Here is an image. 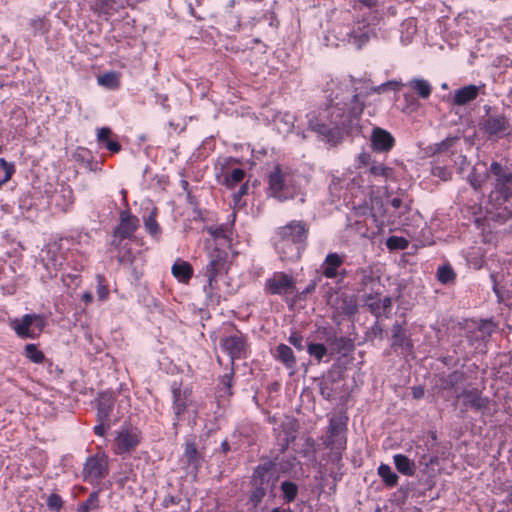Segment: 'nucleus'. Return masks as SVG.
Listing matches in <instances>:
<instances>
[{
  "mask_svg": "<svg viewBox=\"0 0 512 512\" xmlns=\"http://www.w3.org/2000/svg\"><path fill=\"white\" fill-rule=\"evenodd\" d=\"M402 86L398 81H387L378 86L368 81L345 79L332 82L327 96V105L317 114L308 116L309 127L329 140L338 136L340 130L352 127L361 115L364 102L372 94L387 90L397 91Z\"/></svg>",
  "mask_w": 512,
  "mask_h": 512,
  "instance_id": "f257e3e1",
  "label": "nucleus"
},
{
  "mask_svg": "<svg viewBox=\"0 0 512 512\" xmlns=\"http://www.w3.org/2000/svg\"><path fill=\"white\" fill-rule=\"evenodd\" d=\"M361 176H356L352 172L345 174L343 178L332 179L329 186L331 194L340 199L343 197L344 201L352 200L353 205H365L370 208L371 214L379 226L392 225L394 227L406 226V214L400 213V210L394 211L386 207L383 209V204L374 196V191L371 187L363 186Z\"/></svg>",
  "mask_w": 512,
  "mask_h": 512,
  "instance_id": "f03ea898",
  "label": "nucleus"
},
{
  "mask_svg": "<svg viewBox=\"0 0 512 512\" xmlns=\"http://www.w3.org/2000/svg\"><path fill=\"white\" fill-rule=\"evenodd\" d=\"M361 176H356L352 172L345 174L343 178L332 179L329 186L331 194L340 199L343 197L344 201L352 200L353 205H365L370 208L371 214L379 226L392 225L394 227L406 226V214L400 213V210L394 211L386 207L383 209V204L374 196V191L371 187L363 186Z\"/></svg>",
  "mask_w": 512,
  "mask_h": 512,
  "instance_id": "7ed1b4c3",
  "label": "nucleus"
},
{
  "mask_svg": "<svg viewBox=\"0 0 512 512\" xmlns=\"http://www.w3.org/2000/svg\"><path fill=\"white\" fill-rule=\"evenodd\" d=\"M495 327L492 320L466 319L459 323V334L466 340L465 343L461 340L459 344H456L455 353L462 355L463 358L474 353H484Z\"/></svg>",
  "mask_w": 512,
  "mask_h": 512,
  "instance_id": "20e7f679",
  "label": "nucleus"
},
{
  "mask_svg": "<svg viewBox=\"0 0 512 512\" xmlns=\"http://www.w3.org/2000/svg\"><path fill=\"white\" fill-rule=\"evenodd\" d=\"M301 178L279 166L268 176V194L279 201L293 199L301 192Z\"/></svg>",
  "mask_w": 512,
  "mask_h": 512,
  "instance_id": "39448f33",
  "label": "nucleus"
},
{
  "mask_svg": "<svg viewBox=\"0 0 512 512\" xmlns=\"http://www.w3.org/2000/svg\"><path fill=\"white\" fill-rule=\"evenodd\" d=\"M210 260L205 268V275L208 278V284L204 286V292L209 303L218 305L223 297V291L220 281L223 277L225 259L217 252L216 255L210 254Z\"/></svg>",
  "mask_w": 512,
  "mask_h": 512,
  "instance_id": "423d86ee",
  "label": "nucleus"
},
{
  "mask_svg": "<svg viewBox=\"0 0 512 512\" xmlns=\"http://www.w3.org/2000/svg\"><path fill=\"white\" fill-rule=\"evenodd\" d=\"M46 319L39 314H25L10 322L11 328L21 338H36L43 331Z\"/></svg>",
  "mask_w": 512,
  "mask_h": 512,
  "instance_id": "0eeeda50",
  "label": "nucleus"
},
{
  "mask_svg": "<svg viewBox=\"0 0 512 512\" xmlns=\"http://www.w3.org/2000/svg\"><path fill=\"white\" fill-rule=\"evenodd\" d=\"M346 442V422L341 417L331 418L326 446L336 454H341L346 447Z\"/></svg>",
  "mask_w": 512,
  "mask_h": 512,
  "instance_id": "6e6552de",
  "label": "nucleus"
},
{
  "mask_svg": "<svg viewBox=\"0 0 512 512\" xmlns=\"http://www.w3.org/2000/svg\"><path fill=\"white\" fill-rule=\"evenodd\" d=\"M490 172L495 178V190L505 201L512 196V172L498 162H492Z\"/></svg>",
  "mask_w": 512,
  "mask_h": 512,
  "instance_id": "1a4fd4ad",
  "label": "nucleus"
},
{
  "mask_svg": "<svg viewBox=\"0 0 512 512\" xmlns=\"http://www.w3.org/2000/svg\"><path fill=\"white\" fill-rule=\"evenodd\" d=\"M265 287L271 294L276 295L288 296L296 293L293 277L282 272L274 273L267 279Z\"/></svg>",
  "mask_w": 512,
  "mask_h": 512,
  "instance_id": "9d476101",
  "label": "nucleus"
},
{
  "mask_svg": "<svg viewBox=\"0 0 512 512\" xmlns=\"http://www.w3.org/2000/svg\"><path fill=\"white\" fill-rule=\"evenodd\" d=\"M483 127L490 137L495 138H503L511 132L509 120L502 114L489 116L484 121Z\"/></svg>",
  "mask_w": 512,
  "mask_h": 512,
  "instance_id": "9b49d317",
  "label": "nucleus"
},
{
  "mask_svg": "<svg viewBox=\"0 0 512 512\" xmlns=\"http://www.w3.org/2000/svg\"><path fill=\"white\" fill-rule=\"evenodd\" d=\"M140 442V432L136 428H122L117 432L115 445L117 453L134 449Z\"/></svg>",
  "mask_w": 512,
  "mask_h": 512,
  "instance_id": "f8f14e48",
  "label": "nucleus"
},
{
  "mask_svg": "<svg viewBox=\"0 0 512 512\" xmlns=\"http://www.w3.org/2000/svg\"><path fill=\"white\" fill-rule=\"evenodd\" d=\"M42 253L41 259L43 266L47 270L48 277H55L62 266V254L55 245H48Z\"/></svg>",
  "mask_w": 512,
  "mask_h": 512,
  "instance_id": "ddd939ff",
  "label": "nucleus"
},
{
  "mask_svg": "<svg viewBox=\"0 0 512 512\" xmlns=\"http://www.w3.org/2000/svg\"><path fill=\"white\" fill-rule=\"evenodd\" d=\"M304 246L294 240L278 237L275 241V249L282 260L295 261L299 259Z\"/></svg>",
  "mask_w": 512,
  "mask_h": 512,
  "instance_id": "4468645a",
  "label": "nucleus"
},
{
  "mask_svg": "<svg viewBox=\"0 0 512 512\" xmlns=\"http://www.w3.org/2000/svg\"><path fill=\"white\" fill-rule=\"evenodd\" d=\"M84 477L90 482L98 481L107 474V462L103 457L92 456L84 466Z\"/></svg>",
  "mask_w": 512,
  "mask_h": 512,
  "instance_id": "2eb2a0df",
  "label": "nucleus"
},
{
  "mask_svg": "<svg viewBox=\"0 0 512 512\" xmlns=\"http://www.w3.org/2000/svg\"><path fill=\"white\" fill-rule=\"evenodd\" d=\"M277 236L289 240H294V242H299V244L304 246L307 238V228L301 221H291L278 230Z\"/></svg>",
  "mask_w": 512,
  "mask_h": 512,
  "instance_id": "dca6fc26",
  "label": "nucleus"
},
{
  "mask_svg": "<svg viewBox=\"0 0 512 512\" xmlns=\"http://www.w3.org/2000/svg\"><path fill=\"white\" fill-rule=\"evenodd\" d=\"M372 149L376 152H388L395 143L394 137L385 129L375 127L370 136Z\"/></svg>",
  "mask_w": 512,
  "mask_h": 512,
  "instance_id": "f3484780",
  "label": "nucleus"
},
{
  "mask_svg": "<svg viewBox=\"0 0 512 512\" xmlns=\"http://www.w3.org/2000/svg\"><path fill=\"white\" fill-rule=\"evenodd\" d=\"M220 345L222 349L230 356L231 363H233L235 358L241 357L245 349V340L243 335L237 332L222 338Z\"/></svg>",
  "mask_w": 512,
  "mask_h": 512,
  "instance_id": "a211bd4d",
  "label": "nucleus"
},
{
  "mask_svg": "<svg viewBox=\"0 0 512 512\" xmlns=\"http://www.w3.org/2000/svg\"><path fill=\"white\" fill-rule=\"evenodd\" d=\"M463 403L476 411H480L483 414L490 413L489 409V399L487 397H483L481 393L476 390H466L461 395Z\"/></svg>",
  "mask_w": 512,
  "mask_h": 512,
  "instance_id": "6ab92c4d",
  "label": "nucleus"
},
{
  "mask_svg": "<svg viewBox=\"0 0 512 512\" xmlns=\"http://www.w3.org/2000/svg\"><path fill=\"white\" fill-rule=\"evenodd\" d=\"M146 214L143 215V224L146 232L155 241H159L162 235V229L156 220L158 210L155 206L151 205L150 209Z\"/></svg>",
  "mask_w": 512,
  "mask_h": 512,
  "instance_id": "aec40b11",
  "label": "nucleus"
},
{
  "mask_svg": "<svg viewBox=\"0 0 512 512\" xmlns=\"http://www.w3.org/2000/svg\"><path fill=\"white\" fill-rule=\"evenodd\" d=\"M139 226V220L136 216L131 215L129 212H122L120 216V224L116 233L121 238H129L133 235Z\"/></svg>",
  "mask_w": 512,
  "mask_h": 512,
  "instance_id": "412c9836",
  "label": "nucleus"
},
{
  "mask_svg": "<svg viewBox=\"0 0 512 512\" xmlns=\"http://www.w3.org/2000/svg\"><path fill=\"white\" fill-rule=\"evenodd\" d=\"M480 90L481 87L476 85H467L459 88L454 92L453 102L459 106L466 105L478 97Z\"/></svg>",
  "mask_w": 512,
  "mask_h": 512,
  "instance_id": "4be33fe9",
  "label": "nucleus"
},
{
  "mask_svg": "<svg viewBox=\"0 0 512 512\" xmlns=\"http://www.w3.org/2000/svg\"><path fill=\"white\" fill-rule=\"evenodd\" d=\"M372 36H374L372 28L364 23H359L357 29H353L348 34V41L357 48H361Z\"/></svg>",
  "mask_w": 512,
  "mask_h": 512,
  "instance_id": "5701e85b",
  "label": "nucleus"
},
{
  "mask_svg": "<svg viewBox=\"0 0 512 512\" xmlns=\"http://www.w3.org/2000/svg\"><path fill=\"white\" fill-rule=\"evenodd\" d=\"M274 357L276 360L283 363L287 369L290 370L291 375L295 372L296 357L293 353V350L289 346L285 344L278 345L276 347Z\"/></svg>",
  "mask_w": 512,
  "mask_h": 512,
  "instance_id": "b1692460",
  "label": "nucleus"
},
{
  "mask_svg": "<svg viewBox=\"0 0 512 512\" xmlns=\"http://www.w3.org/2000/svg\"><path fill=\"white\" fill-rule=\"evenodd\" d=\"M173 399H174V413L176 417L179 419L187 409L190 401V391L181 390V389H173Z\"/></svg>",
  "mask_w": 512,
  "mask_h": 512,
  "instance_id": "393cba45",
  "label": "nucleus"
},
{
  "mask_svg": "<svg viewBox=\"0 0 512 512\" xmlns=\"http://www.w3.org/2000/svg\"><path fill=\"white\" fill-rule=\"evenodd\" d=\"M55 205L62 211H67L74 202L73 190L69 186H62L53 196Z\"/></svg>",
  "mask_w": 512,
  "mask_h": 512,
  "instance_id": "a878e982",
  "label": "nucleus"
},
{
  "mask_svg": "<svg viewBox=\"0 0 512 512\" xmlns=\"http://www.w3.org/2000/svg\"><path fill=\"white\" fill-rule=\"evenodd\" d=\"M172 275L181 283L187 284L193 276V268L190 263L177 260L172 268Z\"/></svg>",
  "mask_w": 512,
  "mask_h": 512,
  "instance_id": "bb28decb",
  "label": "nucleus"
},
{
  "mask_svg": "<svg viewBox=\"0 0 512 512\" xmlns=\"http://www.w3.org/2000/svg\"><path fill=\"white\" fill-rule=\"evenodd\" d=\"M114 399L111 394L103 393L98 399V420L110 421V416L113 411Z\"/></svg>",
  "mask_w": 512,
  "mask_h": 512,
  "instance_id": "cd10ccee",
  "label": "nucleus"
},
{
  "mask_svg": "<svg viewBox=\"0 0 512 512\" xmlns=\"http://www.w3.org/2000/svg\"><path fill=\"white\" fill-rule=\"evenodd\" d=\"M369 175L374 178H380L384 182L396 180L394 169L379 162L371 163L369 167Z\"/></svg>",
  "mask_w": 512,
  "mask_h": 512,
  "instance_id": "c85d7f7f",
  "label": "nucleus"
},
{
  "mask_svg": "<svg viewBox=\"0 0 512 512\" xmlns=\"http://www.w3.org/2000/svg\"><path fill=\"white\" fill-rule=\"evenodd\" d=\"M394 465L399 473L404 476L411 477L416 473V464L406 455L395 454L393 456Z\"/></svg>",
  "mask_w": 512,
  "mask_h": 512,
  "instance_id": "c756f323",
  "label": "nucleus"
},
{
  "mask_svg": "<svg viewBox=\"0 0 512 512\" xmlns=\"http://www.w3.org/2000/svg\"><path fill=\"white\" fill-rule=\"evenodd\" d=\"M343 264V258L337 253H330L326 256L322 265V272L327 278H335L337 269Z\"/></svg>",
  "mask_w": 512,
  "mask_h": 512,
  "instance_id": "7c9ffc66",
  "label": "nucleus"
},
{
  "mask_svg": "<svg viewBox=\"0 0 512 512\" xmlns=\"http://www.w3.org/2000/svg\"><path fill=\"white\" fill-rule=\"evenodd\" d=\"M90 7L99 13L111 14L122 6L121 0H89Z\"/></svg>",
  "mask_w": 512,
  "mask_h": 512,
  "instance_id": "2f4dec72",
  "label": "nucleus"
},
{
  "mask_svg": "<svg viewBox=\"0 0 512 512\" xmlns=\"http://www.w3.org/2000/svg\"><path fill=\"white\" fill-rule=\"evenodd\" d=\"M377 474L382 479L383 483L389 488H393L398 484L399 476L388 464H380L377 468Z\"/></svg>",
  "mask_w": 512,
  "mask_h": 512,
  "instance_id": "473e14b6",
  "label": "nucleus"
},
{
  "mask_svg": "<svg viewBox=\"0 0 512 512\" xmlns=\"http://www.w3.org/2000/svg\"><path fill=\"white\" fill-rule=\"evenodd\" d=\"M411 90L416 92L421 98H428L431 94L432 87L430 83L422 78H413L405 84Z\"/></svg>",
  "mask_w": 512,
  "mask_h": 512,
  "instance_id": "72a5a7b5",
  "label": "nucleus"
},
{
  "mask_svg": "<svg viewBox=\"0 0 512 512\" xmlns=\"http://www.w3.org/2000/svg\"><path fill=\"white\" fill-rule=\"evenodd\" d=\"M294 120L290 113L280 114L275 118V125L280 133H289L294 127Z\"/></svg>",
  "mask_w": 512,
  "mask_h": 512,
  "instance_id": "f704fd0d",
  "label": "nucleus"
},
{
  "mask_svg": "<svg viewBox=\"0 0 512 512\" xmlns=\"http://www.w3.org/2000/svg\"><path fill=\"white\" fill-rule=\"evenodd\" d=\"M392 346L401 347L403 350L406 351L410 349V342L406 338L403 329L399 325H395L393 327Z\"/></svg>",
  "mask_w": 512,
  "mask_h": 512,
  "instance_id": "c9c22d12",
  "label": "nucleus"
},
{
  "mask_svg": "<svg viewBox=\"0 0 512 512\" xmlns=\"http://www.w3.org/2000/svg\"><path fill=\"white\" fill-rule=\"evenodd\" d=\"M206 231L215 242L226 243L228 241V230L223 225L209 226Z\"/></svg>",
  "mask_w": 512,
  "mask_h": 512,
  "instance_id": "e433bc0d",
  "label": "nucleus"
},
{
  "mask_svg": "<svg viewBox=\"0 0 512 512\" xmlns=\"http://www.w3.org/2000/svg\"><path fill=\"white\" fill-rule=\"evenodd\" d=\"M245 176V171L241 168H234L230 173L224 175V183L229 188L235 187Z\"/></svg>",
  "mask_w": 512,
  "mask_h": 512,
  "instance_id": "4c0bfd02",
  "label": "nucleus"
},
{
  "mask_svg": "<svg viewBox=\"0 0 512 512\" xmlns=\"http://www.w3.org/2000/svg\"><path fill=\"white\" fill-rule=\"evenodd\" d=\"M98 84L109 89H115L119 86L118 75L114 72L105 73L98 77Z\"/></svg>",
  "mask_w": 512,
  "mask_h": 512,
  "instance_id": "58836bf2",
  "label": "nucleus"
},
{
  "mask_svg": "<svg viewBox=\"0 0 512 512\" xmlns=\"http://www.w3.org/2000/svg\"><path fill=\"white\" fill-rule=\"evenodd\" d=\"M232 377L233 372L230 371L229 373L223 375L220 379V389H219V396L220 397H229L232 395L231 387H232Z\"/></svg>",
  "mask_w": 512,
  "mask_h": 512,
  "instance_id": "ea45409f",
  "label": "nucleus"
},
{
  "mask_svg": "<svg viewBox=\"0 0 512 512\" xmlns=\"http://www.w3.org/2000/svg\"><path fill=\"white\" fill-rule=\"evenodd\" d=\"M25 356L33 363L39 364L44 361V354L34 344L26 345Z\"/></svg>",
  "mask_w": 512,
  "mask_h": 512,
  "instance_id": "a19ab883",
  "label": "nucleus"
},
{
  "mask_svg": "<svg viewBox=\"0 0 512 512\" xmlns=\"http://www.w3.org/2000/svg\"><path fill=\"white\" fill-rule=\"evenodd\" d=\"M408 240L400 236H391L386 240V246L389 250H404L408 247Z\"/></svg>",
  "mask_w": 512,
  "mask_h": 512,
  "instance_id": "79ce46f5",
  "label": "nucleus"
},
{
  "mask_svg": "<svg viewBox=\"0 0 512 512\" xmlns=\"http://www.w3.org/2000/svg\"><path fill=\"white\" fill-rule=\"evenodd\" d=\"M281 490L283 492L284 499L287 502H292L297 495L298 488L296 484L289 481H284L281 484Z\"/></svg>",
  "mask_w": 512,
  "mask_h": 512,
  "instance_id": "37998d69",
  "label": "nucleus"
},
{
  "mask_svg": "<svg viewBox=\"0 0 512 512\" xmlns=\"http://www.w3.org/2000/svg\"><path fill=\"white\" fill-rule=\"evenodd\" d=\"M13 172V165L0 158V187L11 178Z\"/></svg>",
  "mask_w": 512,
  "mask_h": 512,
  "instance_id": "c03bdc74",
  "label": "nucleus"
},
{
  "mask_svg": "<svg viewBox=\"0 0 512 512\" xmlns=\"http://www.w3.org/2000/svg\"><path fill=\"white\" fill-rule=\"evenodd\" d=\"M308 353L315 357L318 361H320L327 352L326 347L323 344H309L308 345Z\"/></svg>",
  "mask_w": 512,
  "mask_h": 512,
  "instance_id": "a18cd8bd",
  "label": "nucleus"
},
{
  "mask_svg": "<svg viewBox=\"0 0 512 512\" xmlns=\"http://www.w3.org/2000/svg\"><path fill=\"white\" fill-rule=\"evenodd\" d=\"M386 207L393 209L394 211L400 210V213L408 214L410 209L407 203H404L402 199L395 197L393 198Z\"/></svg>",
  "mask_w": 512,
  "mask_h": 512,
  "instance_id": "49530a36",
  "label": "nucleus"
},
{
  "mask_svg": "<svg viewBox=\"0 0 512 512\" xmlns=\"http://www.w3.org/2000/svg\"><path fill=\"white\" fill-rule=\"evenodd\" d=\"M98 503V496L96 493H93L89 496V498L81 504L77 510V512H89L92 509H95L97 507Z\"/></svg>",
  "mask_w": 512,
  "mask_h": 512,
  "instance_id": "de8ad7c7",
  "label": "nucleus"
},
{
  "mask_svg": "<svg viewBox=\"0 0 512 512\" xmlns=\"http://www.w3.org/2000/svg\"><path fill=\"white\" fill-rule=\"evenodd\" d=\"M512 217V211L507 207L500 209L497 213L492 215V219L499 222L505 223L508 219Z\"/></svg>",
  "mask_w": 512,
  "mask_h": 512,
  "instance_id": "09e8293b",
  "label": "nucleus"
},
{
  "mask_svg": "<svg viewBox=\"0 0 512 512\" xmlns=\"http://www.w3.org/2000/svg\"><path fill=\"white\" fill-rule=\"evenodd\" d=\"M62 499L59 495L51 494L47 499V506L52 511H58L62 507Z\"/></svg>",
  "mask_w": 512,
  "mask_h": 512,
  "instance_id": "8fccbe9b",
  "label": "nucleus"
},
{
  "mask_svg": "<svg viewBox=\"0 0 512 512\" xmlns=\"http://www.w3.org/2000/svg\"><path fill=\"white\" fill-rule=\"evenodd\" d=\"M185 457L189 463H195L197 459V449L194 443H187L185 448Z\"/></svg>",
  "mask_w": 512,
  "mask_h": 512,
  "instance_id": "3c124183",
  "label": "nucleus"
},
{
  "mask_svg": "<svg viewBox=\"0 0 512 512\" xmlns=\"http://www.w3.org/2000/svg\"><path fill=\"white\" fill-rule=\"evenodd\" d=\"M248 192V185L247 184H243L239 190L233 195V203H234V208L236 207H240L242 204H241V198L242 196L246 195Z\"/></svg>",
  "mask_w": 512,
  "mask_h": 512,
  "instance_id": "603ef678",
  "label": "nucleus"
},
{
  "mask_svg": "<svg viewBox=\"0 0 512 512\" xmlns=\"http://www.w3.org/2000/svg\"><path fill=\"white\" fill-rule=\"evenodd\" d=\"M112 131L108 127H102L97 132V139L101 143H106L108 140H110V135Z\"/></svg>",
  "mask_w": 512,
  "mask_h": 512,
  "instance_id": "864d4df0",
  "label": "nucleus"
},
{
  "mask_svg": "<svg viewBox=\"0 0 512 512\" xmlns=\"http://www.w3.org/2000/svg\"><path fill=\"white\" fill-rule=\"evenodd\" d=\"M109 290L106 285L103 284L102 280L99 278L98 286H97V295L99 300L105 301L108 297Z\"/></svg>",
  "mask_w": 512,
  "mask_h": 512,
  "instance_id": "5fc2aeb1",
  "label": "nucleus"
},
{
  "mask_svg": "<svg viewBox=\"0 0 512 512\" xmlns=\"http://www.w3.org/2000/svg\"><path fill=\"white\" fill-rule=\"evenodd\" d=\"M432 174L434 176L439 177L442 180H446L448 178V171L445 167H441L438 165H435L432 167Z\"/></svg>",
  "mask_w": 512,
  "mask_h": 512,
  "instance_id": "6e6d98bb",
  "label": "nucleus"
},
{
  "mask_svg": "<svg viewBox=\"0 0 512 512\" xmlns=\"http://www.w3.org/2000/svg\"><path fill=\"white\" fill-rule=\"evenodd\" d=\"M110 428V421H100L98 425L94 427L95 434L103 436L105 431Z\"/></svg>",
  "mask_w": 512,
  "mask_h": 512,
  "instance_id": "4d7b16f0",
  "label": "nucleus"
},
{
  "mask_svg": "<svg viewBox=\"0 0 512 512\" xmlns=\"http://www.w3.org/2000/svg\"><path fill=\"white\" fill-rule=\"evenodd\" d=\"M438 279L443 284L448 283V264H444L438 269Z\"/></svg>",
  "mask_w": 512,
  "mask_h": 512,
  "instance_id": "13d9d810",
  "label": "nucleus"
},
{
  "mask_svg": "<svg viewBox=\"0 0 512 512\" xmlns=\"http://www.w3.org/2000/svg\"><path fill=\"white\" fill-rule=\"evenodd\" d=\"M302 341V337L296 333H292L289 337V342L299 350L303 348Z\"/></svg>",
  "mask_w": 512,
  "mask_h": 512,
  "instance_id": "bf43d9fd",
  "label": "nucleus"
},
{
  "mask_svg": "<svg viewBox=\"0 0 512 512\" xmlns=\"http://www.w3.org/2000/svg\"><path fill=\"white\" fill-rule=\"evenodd\" d=\"M370 161H371V156L367 152H362L357 157V162L359 163V165H363V166L369 165Z\"/></svg>",
  "mask_w": 512,
  "mask_h": 512,
  "instance_id": "052dcab7",
  "label": "nucleus"
},
{
  "mask_svg": "<svg viewBox=\"0 0 512 512\" xmlns=\"http://www.w3.org/2000/svg\"><path fill=\"white\" fill-rule=\"evenodd\" d=\"M105 147L111 152H119L121 149V145L117 141L111 139L105 143Z\"/></svg>",
  "mask_w": 512,
  "mask_h": 512,
  "instance_id": "680f3d73",
  "label": "nucleus"
},
{
  "mask_svg": "<svg viewBox=\"0 0 512 512\" xmlns=\"http://www.w3.org/2000/svg\"><path fill=\"white\" fill-rule=\"evenodd\" d=\"M265 495V490L262 488H257L252 494V500L255 502H259L263 496Z\"/></svg>",
  "mask_w": 512,
  "mask_h": 512,
  "instance_id": "e2e57ef3",
  "label": "nucleus"
},
{
  "mask_svg": "<svg viewBox=\"0 0 512 512\" xmlns=\"http://www.w3.org/2000/svg\"><path fill=\"white\" fill-rule=\"evenodd\" d=\"M468 263L474 269H480L482 267L483 260L481 258L480 259H476L475 261H472V260L468 259Z\"/></svg>",
  "mask_w": 512,
  "mask_h": 512,
  "instance_id": "0e129e2a",
  "label": "nucleus"
},
{
  "mask_svg": "<svg viewBox=\"0 0 512 512\" xmlns=\"http://www.w3.org/2000/svg\"><path fill=\"white\" fill-rule=\"evenodd\" d=\"M380 302L382 304L383 310L386 311L388 308L391 307L392 300L389 297H384L383 299L380 300Z\"/></svg>",
  "mask_w": 512,
  "mask_h": 512,
  "instance_id": "69168bd1",
  "label": "nucleus"
},
{
  "mask_svg": "<svg viewBox=\"0 0 512 512\" xmlns=\"http://www.w3.org/2000/svg\"><path fill=\"white\" fill-rule=\"evenodd\" d=\"M424 394V390L422 387H414L413 388V396L414 398H421Z\"/></svg>",
  "mask_w": 512,
  "mask_h": 512,
  "instance_id": "338daca9",
  "label": "nucleus"
},
{
  "mask_svg": "<svg viewBox=\"0 0 512 512\" xmlns=\"http://www.w3.org/2000/svg\"><path fill=\"white\" fill-rule=\"evenodd\" d=\"M92 299H93V295H92V293H91V292H85V293H83V295H82V300H83L86 304L90 303V302L92 301Z\"/></svg>",
  "mask_w": 512,
  "mask_h": 512,
  "instance_id": "774afa93",
  "label": "nucleus"
}]
</instances>
